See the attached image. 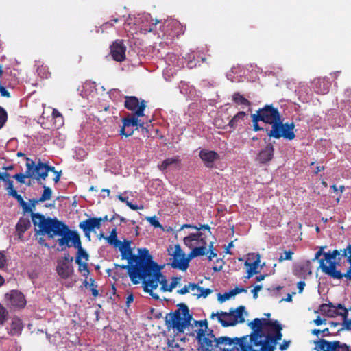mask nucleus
<instances>
[{"label":"nucleus","instance_id":"nucleus-21","mask_svg":"<svg viewBox=\"0 0 351 351\" xmlns=\"http://www.w3.org/2000/svg\"><path fill=\"white\" fill-rule=\"evenodd\" d=\"M293 274L298 278L306 279L312 274L311 261H306L296 265L293 268Z\"/></svg>","mask_w":351,"mask_h":351},{"label":"nucleus","instance_id":"nucleus-54","mask_svg":"<svg viewBox=\"0 0 351 351\" xmlns=\"http://www.w3.org/2000/svg\"><path fill=\"white\" fill-rule=\"evenodd\" d=\"M90 280L91 283L90 284L89 287L90 288L92 295L94 297H97L99 295V292H98L97 289H96L97 286L96 285H95V280L93 278H90Z\"/></svg>","mask_w":351,"mask_h":351},{"label":"nucleus","instance_id":"nucleus-43","mask_svg":"<svg viewBox=\"0 0 351 351\" xmlns=\"http://www.w3.org/2000/svg\"><path fill=\"white\" fill-rule=\"evenodd\" d=\"M79 265L78 270L80 273H82V275L86 278L89 275L90 271L88 268V263L87 261H85L82 263V261H80V263H77Z\"/></svg>","mask_w":351,"mask_h":351},{"label":"nucleus","instance_id":"nucleus-53","mask_svg":"<svg viewBox=\"0 0 351 351\" xmlns=\"http://www.w3.org/2000/svg\"><path fill=\"white\" fill-rule=\"evenodd\" d=\"M119 18H114L112 20H111L110 21H108L106 23H103V25L101 27V28L102 29L101 32H103L105 29L112 27L114 24L112 22L117 23L119 21Z\"/></svg>","mask_w":351,"mask_h":351},{"label":"nucleus","instance_id":"nucleus-35","mask_svg":"<svg viewBox=\"0 0 351 351\" xmlns=\"http://www.w3.org/2000/svg\"><path fill=\"white\" fill-rule=\"evenodd\" d=\"M232 101L238 105H243L246 106H250L251 105V102L238 92L233 94Z\"/></svg>","mask_w":351,"mask_h":351},{"label":"nucleus","instance_id":"nucleus-31","mask_svg":"<svg viewBox=\"0 0 351 351\" xmlns=\"http://www.w3.org/2000/svg\"><path fill=\"white\" fill-rule=\"evenodd\" d=\"M247 114L243 111L237 112L229 121L228 126L235 129L245 119Z\"/></svg>","mask_w":351,"mask_h":351},{"label":"nucleus","instance_id":"nucleus-52","mask_svg":"<svg viewBox=\"0 0 351 351\" xmlns=\"http://www.w3.org/2000/svg\"><path fill=\"white\" fill-rule=\"evenodd\" d=\"M180 278L178 277H173L171 279V282L168 287V292H171L172 290L178 285Z\"/></svg>","mask_w":351,"mask_h":351},{"label":"nucleus","instance_id":"nucleus-30","mask_svg":"<svg viewBox=\"0 0 351 351\" xmlns=\"http://www.w3.org/2000/svg\"><path fill=\"white\" fill-rule=\"evenodd\" d=\"M337 307L341 310V312L339 313V315L343 317V328L339 330V331L342 330L343 329H346L348 330H351V319H348V311L341 304H337Z\"/></svg>","mask_w":351,"mask_h":351},{"label":"nucleus","instance_id":"nucleus-2","mask_svg":"<svg viewBox=\"0 0 351 351\" xmlns=\"http://www.w3.org/2000/svg\"><path fill=\"white\" fill-rule=\"evenodd\" d=\"M197 330V341L198 351H237L239 337L220 336L216 337L213 330L208 328L207 319L194 321Z\"/></svg>","mask_w":351,"mask_h":351},{"label":"nucleus","instance_id":"nucleus-22","mask_svg":"<svg viewBox=\"0 0 351 351\" xmlns=\"http://www.w3.org/2000/svg\"><path fill=\"white\" fill-rule=\"evenodd\" d=\"M99 220L97 219V217H91L80 222L79 227L83 230L86 237H90V233L94 229H99L101 228Z\"/></svg>","mask_w":351,"mask_h":351},{"label":"nucleus","instance_id":"nucleus-41","mask_svg":"<svg viewBox=\"0 0 351 351\" xmlns=\"http://www.w3.org/2000/svg\"><path fill=\"white\" fill-rule=\"evenodd\" d=\"M23 212L25 213H31V217H32V223L34 225L35 227H38V232L40 233V226L38 224H35L34 222L35 221H34V215H36V214H38L40 215H42V216H44L43 215L39 213H33V208H32V206L29 205H28L27 204H26L23 208Z\"/></svg>","mask_w":351,"mask_h":351},{"label":"nucleus","instance_id":"nucleus-39","mask_svg":"<svg viewBox=\"0 0 351 351\" xmlns=\"http://www.w3.org/2000/svg\"><path fill=\"white\" fill-rule=\"evenodd\" d=\"M36 72L41 78L44 79H47L51 75V73L49 71L48 66L43 64H41L37 67Z\"/></svg>","mask_w":351,"mask_h":351},{"label":"nucleus","instance_id":"nucleus-44","mask_svg":"<svg viewBox=\"0 0 351 351\" xmlns=\"http://www.w3.org/2000/svg\"><path fill=\"white\" fill-rule=\"evenodd\" d=\"M51 189L48 186H44L43 193L41 197L38 199V201L45 202L47 200H49L51 197Z\"/></svg>","mask_w":351,"mask_h":351},{"label":"nucleus","instance_id":"nucleus-3","mask_svg":"<svg viewBox=\"0 0 351 351\" xmlns=\"http://www.w3.org/2000/svg\"><path fill=\"white\" fill-rule=\"evenodd\" d=\"M261 121L271 125V130L266 129L267 135L269 138L285 139L291 141L295 138L294 132L295 124L293 122L283 123L278 108L272 105H265L263 108L256 111Z\"/></svg>","mask_w":351,"mask_h":351},{"label":"nucleus","instance_id":"nucleus-46","mask_svg":"<svg viewBox=\"0 0 351 351\" xmlns=\"http://www.w3.org/2000/svg\"><path fill=\"white\" fill-rule=\"evenodd\" d=\"M8 312L0 303V325H3L7 320Z\"/></svg>","mask_w":351,"mask_h":351},{"label":"nucleus","instance_id":"nucleus-37","mask_svg":"<svg viewBox=\"0 0 351 351\" xmlns=\"http://www.w3.org/2000/svg\"><path fill=\"white\" fill-rule=\"evenodd\" d=\"M330 351H350V346L339 341H333Z\"/></svg>","mask_w":351,"mask_h":351},{"label":"nucleus","instance_id":"nucleus-56","mask_svg":"<svg viewBox=\"0 0 351 351\" xmlns=\"http://www.w3.org/2000/svg\"><path fill=\"white\" fill-rule=\"evenodd\" d=\"M341 256L351 258V245H348L346 249L343 250Z\"/></svg>","mask_w":351,"mask_h":351},{"label":"nucleus","instance_id":"nucleus-17","mask_svg":"<svg viewBox=\"0 0 351 351\" xmlns=\"http://www.w3.org/2000/svg\"><path fill=\"white\" fill-rule=\"evenodd\" d=\"M138 118L136 116L128 115L126 117H123L121 121L123 125L119 131V134L125 137L132 136L134 133V127L137 126Z\"/></svg>","mask_w":351,"mask_h":351},{"label":"nucleus","instance_id":"nucleus-1","mask_svg":"<svg viewBox=\"0 0 351 351\" xmlns=\"http://www.w3.org/2000/svg\"><path fill=\"white\" fill-rule=\"evenodd\" d=\"M34 223L40 226V234L47 235L50 239L60 237L58 239V243L62 251L73 246L77 249L75 263H80L82 258L88 261L89 255L82 247L80 235L76 231L70 230L64 222L56 218H46L38 214L34 215Z\"/></svg>","mask_w":351,"mask_h":351},{"label":"nucleus","instance_id":"nucleus-25","mask_svg":"<svg viewBox=\"0 0 351 351\" xmlns=\"http://www.w3.org/2000/svg\"><path fill=\"white\" fill-rule=\"evenodd\" d=\"M330 82L326 78H318L315 80V90L318 94L325 95L330 89Z\"/></svg>","mask_w":351,"mask_h":351},{"label":"nucleus","instance_id":"nucleus-10","mask_svg":"<svg viewBox=\"0 0 351 351\" xmlns=\"http://www.w3.org/2000/svg\"><path fill=\"white\" fill-rule=\"evenodd\" d=\"M202 233L191 234L184 237V243L191 249L190 258L204 256L207 254V241L202 237Z\"/></svg>","mask_w":351,"mask_h":351},{"label":"nucleus","instance_id":"nucleus-11","mask_svg":"<svg viewBox=\"0 0 351 351\" xmlns=\"http://www.w3.org/2000/svg\"><path fill=\"white\" fill-rule=\"evenodd\" d=\"M132 241L130 240H124L123 242L120 241V244L117 247L119 248L121 258L123 260H128V263H134V258L141 257L144 255L148 259H152V256L149 254V250L146 248L138 249V254L135 255L132 253L131 248Z\"/></svg>","mask_w":351,"mask_h":351},{"label":"nucleus","instance_id":"nucleus-40","mask_svg":"<svg viewBox=\"0 0 351 351\" xmlns=\"http://www.w3.org/2000/svg\"><path fill=\"white\" fill-rule=\"evenodd\" d=\"M0 180L3 181L6 184L5 189L7 191L14 187L13 181L10 180V176L7 172H0Z\"/></svg>","mask_w":351,"mask_h":351},{"label":"nucleus","instance_id":"nucleus-33","mask_svg":"<svg viewBox=\"0 0 351 351\" xmlns=\"http://www.w3.org/2000/svg\"><path fill=\"white\" fill-rule=\"evenodd\" d=\"M332 341H328L324 339H320L315 342V349L317 351H330Z\"/></svg>","mask_w":351,"mask_h":351},{"label":"nucleus","instance_id":"nucleus-18","mask_svg":"<svg viewBox=\"0 0 351 351\" xmlns=\"http://www.w3.org/2000/svg\"><path fill=\"white\" fill-rule=\"evenodd\" d=\"M319 268L325 274L334 279L342 278V273L339 270L337 269V266L339 265L338 262L331 261L330 262H328V265L324 263V260H319Z\"/></svg>","mask_w":351,"mask_h":351},{"label":"nucleus","instance_id":"nucleus-62","mask_svg":"<svg viewBox=\"0 0 351 351\" xmlns=\"http://www.w3.org/2000/svg\"><path fill=\"white\" fill-rule=\"evenodd\" d=\"M305 285H306V283L304 280H302V281H300L298 282L297 287L298 289L299 293H301L303 291Z\"/></svg>","mask_w":351,"mask_h":351},{"label":"nucleus","instance_id":"nucleus-45","mask_svg":"<svg viewBox=\"0 0 351 351\" xmlns=\"http://www.w3.org/2000/svg\"><path fill=\"white\" fill-rule=\"evenodd\" d=\"M294 252L291 250L285 251L283 254H281L278 258V262L282 263L285 261H291Z\"/></svg>","mask_w":351,"mask_h":351},{"label":"nucleus","instance_id":"nucleus-6","mask_svg":"<svg viewBox=\"0 0 351 351\" xmlns=\"http://www.w3.org/2000/svg\"><path fill=\"white\" fill-rule=\"evenodd\" d=\"M178 308L166 315L165 317V325L168 330H172L174 332L183 333L184 330L191 325L193 316L189 313V307L184 303L177 305Z\"/></svg>","mask_w":351,"mask_h":351},{"label":"nucleus","instance_id":"nucleus-15","mask_svg":"<svg viewBox=\"0 0 351 351\" xmlns=\"http://www.w3.org/2000/svg\"><path fill=\"white\" fill-rule=\"evenodd\" d=\"M189 258H185L184 253L182 252L180 247L176 245L174 252V258L171 265L173 268L179 269L182 271H186L189 267Z\"/></svg>","mask_w":351,"mask_h":351},{"label":"nucleus","instance_id":"nucleus-4","mask_svg":"<svg viewBox=\"0 0 351 351\" xmlns=\"http://www.w3.org/2000/svg\"><path fill=\"white\" fill-rule=\"evenodd\" d=\"M162 267V266H160L157 263L154 262L152 258L148 263L141 280L144 291L149 293L152 298L155 300H158L159 296L154 293L153 291L158 287L159 283L161 285V291L163 292L168 291L169 285L167 280L161 273Z\"/></svg>","mask_w":351,"mask_h":351},{"label":"nucleus","instance_id":"nucleus-42","mask_svg":"<svg viewBox=\"0 0 351 351\" xmlns=\"http://www.w3.org/2000/svg\"><path fill=\"white\" fill-rule=\"evenodd\" d=\"M195 288H196V283L189 282L182 289L178 290L177 293L180 295H184L189 293L190 291H194Z\"/></svg>","mask_w":351,"mask_h":351},{"label":"nucleus","instance_id":"nucleus-57","mask_svg":"<svg viewBox=\"0 0 351 351\" xmlns=\"http://www.w3.org/2000/svg\"><path fill=\"white\" fill-rule=\"evenodd\" d=\"M262 289V285H256L254 289L252 290V292L253 293V298L254 299H256L258 298V292L261 291Z\"/></svg>","mask_w":351,"mask_h":351},{"label":"nucleus","instance_id":"nucleus-29","mask_svg":"<svg viewBox=\"0 0 351 351\" xmlns=\"http://www.w3.org/2000/svg\"><path fill=\"white\" fill-rule=\"evenodd\" d=\"M180 159L179 156H176L173 158H169L164 160L160 164L158 165L160 171H165L170 166H179Z\"/></svg>","mask_w":351,"mask_h":351},{"label":"nucleus","instance_id":"nucleus-7","mask_svg":"<svg viewBox=\"0 0 351 351\" xmlns=\"http://www.w3.org/2000/svg\"><path fill=\"white\" fill-rule=\"evenodd\" d=\"M278 322V320H271L265 318L254 319L248 324L252 329V332L247 337V344H252V346L259 345L261 341H258L261 338L264 337L265 335Z\"/></svg>","mask_w":351,"mask_h":351},{"label":"nucleus","instance_id":"nucleus-55","mask_svg":"<svg viewBox=\"0 0 351 351\" xmlns=\"http://www.w3.org/2000/svg\"><path fill=\"white\" fill-rule=\"evenodd\" d=\"M213 244H214V242L213 241H210L209 245H208L209 251H210V255L208 257L209 261H211L213 258H215V257H216L217 256V253L214 252L213 250Z\"/></svg>","mask_w":351,"mask_h":351},{"label":"nucleus","instance_id":"nucleus-61","mask_svg":"<svg viewBox=\"0 0 351 351\" xmlns=\"http://www.w3.org/2000/svg\"><path fill=\"white\" fill-rule=\"evenodd\" d=\"M52 116L55 119L59 118L61 119L62 121H63V117L62 114L56 109L53 110Z\"/></svg>","mask_w":351,"mask_h":351},{"label":"nucleus","instance_id":"nucleus-12","mask_svg":"<svg viewBox=\"0 0 351 351\" xmlns=\"http://www.w3.org/2000/svg\"><path fill=\"white\" fill-rule=\"evenodd\" d=\"M73 261V258L69 254L58 260L56 271L60 278L67 279L72 276L74 271L72 265Z\"/></svg>","mask_w":351,"mask_h":351},{"label":"nucleus","instance_id":"nucleus-38","mask_svg":"<svg viewBox=\"0 0 351 351\" xmlns=\"http://www.w3.org/2000/svg\"><path fill=\"white\" fill-rule=\"evenodd\" d=\"M105 239L110 245H113L114 247H117V245L120 244V241L117 239V232L116 228L112 229L110 236L105 237Z\"/></svg>","mask_w":351,"mask_h":351},{"label":"nucleus","instance_id":"nucleus-48","mask_svg":"<svg viewBox=\"0 0 351 351\" xmlns=\"http://www.w3.org/2000/svg\"><path fill=\"white\" fill-rule=\"evenodd\" d=\"M10 187H11V186ZM8 195L16 199L19 203L23 200V197L18 194L14 187L10 188V189L8 191Z\"/></svg>","mask_w":351,"mask_h":351},{"label":"nucleus","instance_id":"nucleus-27","mask_svg":"<svg viewBox=\"0 0 351 351\" xmlns=\"http://www.w3.org/2000/svg\"><path fill=\"white\" fill-rule=\"evenodd\" d=\"M260 261H261L260 256L258 254L256 256V259L254 262L249 263L247 261H246L245 262V266L247 267V274L245 276V278L247 279L250 278L254 274H256L258 273L256 269L259 265Z\"/></svg>","mask_w":351,"mask_h":351},{"label":"nucleus","instance_id":"nucleus-63","mask_svg":"<svg viewBox=\"0 0 351 351\" xmlns=\"http://www.w3.org/2000/svg\"><path fill=\"white\" fill-rule=\"evenodd\" d=\"M326 322V319H322L320 317H317L315 319L313 320V323L316 325V326H320L322 325V324L325 323Z\"/></svg>","mask_w":351,"mask_h":351},{"label":"nucleus","instance_id":"nucleus-28","mask_svg":"<svg viewBox=\"0 0 351 351\" xmlns=\"http://www.w3.org/2000/svg\"><path fill=\"white\" fill-rule=\"evenodd\" d=\"M326 248V246H322L319 247V250L315 253V257L313 261L315 260H324V262H330L332 260L335 258L332 256V254L330 251L328 252H325L324 250Z\"/></svg>","mask_w":351,"mask_h":351},{"label":"nucleus","instance_id":"nucleus-47","mask_svg":"<svg viewBox=\"0 0 351 351\" xmlns=\"http://www.w3.org/2000/svg\"><path fill=\"white\" fill-rule=\"evenodd\" d=\"M257 114H252V121L253 123V130L255 132L263 130V128L262 127H260L258 125V121H261V119H257L258 117Z\"/></svg>","mask_w":351,"mask_h":351},{"label":"nucleus","instance_id":"nucleus-9","mask_svg":"<svg viewBox=\"0 0 351 351\" xmlns=\"http://www.w3.org/2000/svg\"><path fill=\"white\" fill-rule=\"evenodd\" d=\"M134 258V263H128V265L115 264L114 265L116 268L120 267L123 269H128L132 282L136 285L139 283L140 280H142L149 259H147L144 255Z\"/></svg>","mask_w":351,"mask_h":351},{"label":"nucleus","instance_id":"nucleus-34","mask_svg":"<svg viewBox=\"0 0 351 351\" xmlns=\"http://www.w3.org/2000/svg\"><path fill=\"white\" fill-rule=\"evenodd\" d=\"M23 329V325L19 319H14L12 321L10 330L9 333L11 335H19Z\"/></svg>","mask_w":351,"mask_h":351},{"label":"nucleus","instance_id":"nucleus-49","mask_svg":"<svg viewBox=\"0 0 351 351\" xmlns=\"http://www.w3.org/2000/svg\"><path fill=\"white\" fill-rule=\"evenodd\" d=\"M7 117L8 115L6 111L2 107H0V129L4 125L7 120Z\"/></svg>","mask_w":351,"mask_h":351},{"label":"nucleus","instance_id":"nucleus-19","mask_svg":"<svg viewBox=\"0 0 351 351\" xmlns=\"http://www.w3.org/2000/svg\"><path fill=\"white\" fill-rule=\"evenodd\" d=\"M274 156V147L271 143H268L266 145L259 151L256 160L260 164L265 165L269 162Z\"/></svg>","mask_w":351,"mask_h":351},{"label":"nucleus","instance_id":"nucleus-58","mask_svg":"<svg viewBox=\"0 0 351 351\" xmlns=\"http://www.w3.org/2000/svg\"><path fill=\"white\" fill-rule=\"evenodd\" d=\"M231 291L232 296L235 295L236 294L242 293V292H246V290L243 287H236Z\"/></svg>","mask_w":351,"mask_h":351},{"label":"nucleus","instance_id":"nucleus-51","mask_svg":"<svg viewBox=\"0 0 351 351\" xmlns=\"http://www.w3.org/2000/svg\"><path fill=\"white\" fill-rule=\"evenodd\" d=\"M147 221L154 228H161L162 226L155 216L147 217Z\"/></svg>","mask_w":351,"mask_h":351},{"label":"nucleus","instance_id":"nucleus-8","mask_svg":"<svg viewBox=\"0 0 351 351\" xmlns=\"http://www.w3.org/2000/svg\"><path fill=\"white\" fill-rule=\"evenodd\" d=\"M245 311L244 306H239L237 308H230L228 312L220 311L212 313L210 318L217 317V321L223 327L234 326L245 322L243 314Z\"/></svg>","mask_w":351,"mask_h":351},{"label":"nucleus","instance_id":"nucleus-5","mask_svg":"<svg viewBox=\"0 0 351 351\" xmlns=\"http://www.w3.org/2000/svg\"><path fill=\"white\" fill-rule=\"evenodd\" d=\"M282 325L276 323L264 337L258 341H261L259 345L247 344L248 335L242 336L239 339L237 351H274L278 341L282 339Z\"/></svg>","mask_w":351,"mask_h":351},{"label":"nucleus","instance_id":"nucleus-32","mask_svg":"<svg viewBox=\"0 0 351 351\" xmlns=\"http://www.w3.org/2000/svg\"><path fill=\"white\" fill-rule=\"evenodd\" d=\"M31 169H32V165H29V164H27V162H26L25 173V174H23L22 173H16L14 176H13L12 178L21 184L25 183V178H33V172L32 171Z\"/></svg>","mask_w":351,"mask_h":351},{"label":"nucleus","instance_id":"nucleus-36","mask_svg":"<svg viewBox=\"0 0 351 351\" xmlns=\"http://www.w3.org/2000/svg\"><path fill=\"white\" fill-rule=\"evenodd\" d=\"M197 292L193 293L194 296H196L197 298L201 297L206 298L209 294L213 292V290L209 288H204L200 287L198 284H196Z\"/></svg>","mask_w":351,"mask_h":351},{"label":"nucleus","instance_id":"nucleus-13","mask_svg":"<svg viewBox=\"0 0 351 351\" xmlns=\"http://www.w3.org/2000/svg\"><path fill=\"white\" fill-rule=\"evenodd\" d=\"M7 306L13 308H23L26 306L27 301L24 294L18 290H11L4 295Z\"/></svg>","mask_w":351,"mask_h":351},{"label":"nucleus","instance_id":"nucleus-64","mask_svg":"<svg viewBox=\"0 0 351 351\" xmlns=\"http://www.w3.org/2000/svg\"><path fill=\"white\" fill-rule=\"evenodd\" d=\"M343 277L346 278L347 280H351V265L346 273H342V278Z\"/></svg>","mask_w":351,"mask_h":351},{"label":"nucleus","instance_id":"nucleus-60","mask_svg":"<svg viewBox=\"0 0 351 351\" xmlns=\"http://www.w3.org/2000/svg\"><path fill=\"white\" fill-rule=\"evenodd\" d=\"M195 230H206L208 231V233L209 234V235H212V233L210 231V227L207 224L201 225L200 227L197 226V228H195Z\"/></svg>","mask_w":351,"mask_h":351},{"label":"nucleus","instance_id":"nucleus-16","mask_svg":"<svg viewBox=\"0 0 351 351\" xmlns=\"http://www.w3.org/2000/svg\"><path fill=\"white\" fill-rule=\"evenodd\" d=\"M126 47L122 40H116L110 45V54L114 60L123 62L125 60Z\"/></svg>","mask_w":351,"mask_h":351},{"label":"nucleus","instance_id":"nucleus-23","mask_svg":"<svg viewBox=\"0 0 351 351\" xmlns=\"http://www.w3.org/2000/svg\"><path fill=\"white\" fill-rule=\"evenodd\" d=\"M199 158L208 168H213L214 163L219 158V155L215 151L202 149L199 152Z\"/></svg>","mask_w":351,"mask_h":351},{"label":"nucleus","instance_id":"nucleus-26","mask_svg":"<svg viewBox=\"0 0 351 351\" xmlns=\"http://www.w3.org/2000/svg\"><path fill=\"white\" fill-rule=\"evenodd\" d=\"M31 227L30 220L28 218L21 217L16 225V232L19 239Z\"/></svg>","mask_w":351,"mask_h":351},{"label":"nucleus","instance_id":"nucleus-24","mask_svg":"<svg viewBox=\"0 0 351 351\" xmlns=\"http://www.w3.org/2000/svg\"><path fill=\"white\" fill-rule=\"evenodd\" d=\"M319 311L320 313L327 317H334L339 315L341 310L337 307V305H334L332 302L324 303L319 306Z\"/></svg>","mask_w":351,"mask_h":351},{"label":"nucleus","instance_id":"nucleus-50","mask_svg":"<svg viewBox=\"0 0 351 351\" xmlns=\"http://www.w3.org/2000/svg\"><path fill=\"white\" fill-rule=\"evenodd\" d=\"M232 296L231 291L226 292L223 294H219L218 295V300L222 303L225 301L229 300Z\"/></svg>","mask_w":351,"mask_h":351},{"label":"nucleus","instance_id":"nucleus-14","mask_svg":"<svg viewBox=\"0 0 351 351\" xmlns=\"http://www.w3.org/2000/svg\"><path fill=\"white\" fill-rule=\"evenodd\" d=\"M125 100V107L133 112L132 116L137 117H143L146 108L145 101L142 100L141 102L138 99L134 96H127Z\"/></svg>","mask_w":351,"mask_h":351},{"label":"nucleus","instance_id":"nucleus-59","mask_svg":"<svg viewBox=\"0 0 351 351\" xmlns=\"http://www.w3.org/2000/svg\"><path fill=\"white\" fill-rule=\"evenodd\" d=\"M6 263V258L3 253L0 252V268L4 267Z\"/></svg>","mask_w":351,"mask_h":351},{"label":"nucleus","instance_id":"nucleus-20","mask_svg":"<svg viewBox=\"0 0 351 351\" xmlns=\"http://www.w3.org/2000/svg\"><path fill=\"white\" fill-rule=\"evenodd\" d=\"M27 164L32 165V171L33 172V178L37 180L40 179L45 180L48 176V170L46 169V164L40 161L37 165L30 158H27Z\"/></svg>","mask_w":351,"mask_h":351}]
</instances>
